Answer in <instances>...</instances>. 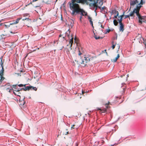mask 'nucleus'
<instances>
[{"instance_id": "37", "label": "nucleus", "mask_w": 146, "mask_h": 146, "mask_svg": "<svg viewBox=\"0 0 146 146\" xmlns=\"http://www.w3.org/2000/svg\"><path fill=\"white\" fill-rule=\"evenodd\" d=\"M88 19L89 20V21L90 20H92L91 17L89 16H88Z\"/></svg>"}, {"instance_id": "15", "label": "nucleus", "mask_w": 146, "mask_h": 146, "mask_svg": "<svg viewBox=\"0 0 146 146\" xmlns=\"http://www.w3.org/2000/svg\"><path fill=\"white\" fill-rule=\"evenodd\" d=\"M103 2L101 0L99 1V2L97 3L98 4V8L100 9L101 6L103 5Z\"/></svg>"}, {"instance_id": "42", "label": "nucleus", "mask_w": 146, "mask_h": 146, "mask_svg": "<svg viewBox=\"0 0 146 146\" xmlns=\"http://www.w3.org/2000/svg\"><path fill=\"white\" fill-rule=\"evenodd\" d=\"M39 4H38V5H35V7H39Z\"/></svg>"}, {"instance_id": "46", "label": "nucleus", "mask_w": 146, "mask_h": 146, "mask_svg": "<svg viewBox=\"0 0 146 146\" xmlns=\"http://www.w3.org/2000/svg\"><path fill=\"white\" fill-rule=\"evenodd\" d=\"M68 133H69L67 131V132H66V133L65 134L66 135H67Z\"/></svg>"}, {"instance_id": "56", "label": "nucleus", "mask_w": 146, "mask_h": 146, "mask_svg": "<svg viewBox=\"0 0 146 146\" xmlns=\"http://www.w3.org/2000/svg\"><path fill=\"white\" fill-rule=\"evenodd\" d=\"M90 117V118H92V117Z\"/></svg>"}, {"instance_id": "21", "label": "nucleus", "mask_w": 146, "mask_h": 146, "mask_svg": "<svg viewBox=\"0 0 146 146\" xmlns=\"http://www.w3.org/2000/svg\"><path fill=\"white\" fill-rule=\"evenodd\" d=\"M2 67V69L0 71V75H3V73L4 72V69L3 67Z\"/></svg>"}, {"instance_id": "55", "label": "nucleus", "mask_w": 146, "mask_h": 146, "mask_svg": "<svg viewBox=\"0 0 146 146\" xmlns=\"http://www.w3.org/2000/svg\"><path fill=\"white\" fill-rule=\"evenodd\" d=\"M119 46H118V48H119Z\"/></svg>"}, {"instance_id": "32", "label": "nucleus", "mask_w": 146, "mask_h": 146, "mask_svg": "<svg viewBox=\"0 0 146 146\" xmlns=\"http://www.w3.org/2000/svg\"><path fill=\"white\" fill-rule=\"evenodd\" d=\"M129 17H130V16H129V15H125V19H126L127 18H130Z\"/></svg>"}, {"instance_id": "18", "label": "nucleus", "mask_w": 146, "mask_h": 146, "mask_svg": "<svg viewBox=\"0 0 146 146\" xmlns=\"http://www.w3.org/2000/svg\"><path fill=\"white\" fill-rule=\"evenodd\" d=\"M119 57V54H118L117 57H115V58H114L113 59L112 62H115Z\"/></svg>"}, {"instance_id": "38", "label": "nucleus", "mask_w": 146, "mask_h": 146, "mask_svg": "<svg viewBox=\"0 0 146 146\" xmlns=\"http://www.w3.org/2000/svg\"><path fill=\"white\" fill-rule=\"evenodd\" d=\"M106 7L104 6V7H102V10H104L105 9H106Z\"/></svg>"}, {"instance_id": "36", "label": "nucleus", "mask_w": 146, "mask_h": 146, "mask_svg": "<svg viewBox=\"0 0 146 146\" xmlns=\"http://www.w3.org/2000/svg\"><path fill=\"white\" fill-rule=\"evenodd\" d=\"M7 90H9V92H11V91L12 90H13V88H12L11 89H10L9 88H7Z\"/></svg>"}, {"instance_id": "26", "label": "nucleus", "mask_w": 146, "mask_h": 146, "mask_svg": "<svg viewBox=\"0 0 146 146\" xmlns=\"http://www.w3.org/2000/svg\"><path fill=\"white\" fill-rule=\"evenodd\" d=\"M118 20L119 21V25L123 24L122 23V19H121V18H120L119 19H118Z\"/></svg>"}, {"instance_id": "14", "label": "nucleus", "mask_w": 146, "mask_h": 146, "mask_svg": "<svg viewBox=\"0 0 146 146\" xmlns=\"http://www.w3.org/2000/svg\"><path fill=\"white\" fill-rule=\"evenodd\" d=\"M23 99V100H21L20 99L19 100V102L20 103V105L21 106H23L25 104V102Z\"/></svg>"}, {"instance_id": "25", "label": "nucleus", "mask_w": 146, "mask_h": 146, "mask_svg": "<svg viewBox=\"0 0 146 146\" xmlns=\"http://www.w3.org/2000/svg\"><path fill=\"white\" fill-rule=\"evenodd\" d=\"M31 87V88L30 90H34L35 91H36L37 90V88L36 87H34L32 86H30Z\"/></svg>"}, {"instance_id": "12", "label": "nucleus", "mask_w": 146, "mask_h": 146, "mask_svg": "<svg viewBox=\"0 0 146 146\" xmlns=\"http://www.w3.org/2000/svg\"><path fill=\"white\" fill-rule=\"evenodd\" d=\"M119 31H120L123 32L124 30V25L123 24L120 25Z\"/></svg>"}, {"instance_id": "53", "label": "nucleus", "mask_w": 146, "mask_h": 146, "mask_svg": "<svg viewBox=\"0 0 146 146\" xmlns=\"http://www.w3.org/2000/svg\"><path fill=\"white\" fill-rule=\"evenodd\" d=\"M2 25V24H0V26H1V25Z\"/></svg>"}, {"instance_id": "43", "label": "nucleus", "mask_w": 146, "mask_h": 146, "mask_svg": "<svg viewBox=\"0 0 146 146\" xmlns=\"http://www.w3.org/2000/svg\"><path fill=\"white\" fill-rule=\"evenodd\" d=\"M101 27L102 29H104V26H103L102 25H101Z\"/></svg>"}, {"instance_id": "23", "label": "nucleus", "mask_w": 146, "mask_h": 146, "mask_svg": "<svg viewBox=\"0 0 146 146\" xmlns=\"http://www.w3.org/2000/svg\"><path fill=\"white\" fill-rule=\"evenodd\" d=\"M78 49H79V53H78V55H81L82 54L83 51L81 49V50H80V48H79Z\"/></svg>"}, {"instance_id": "58", "label": "nucleus", "mask_w": 146, "mask_h": 146, "mask_svg": "<svg viewBox=\"0 0 146 146\" xmlns=\"http://www.w3.org/2000/svg\"><path fill=\"white\" fill-rule=\"evenodd\" d=\"M66 130L67 131L68 130V129H66Z\"/></svg>"}, {"instance_id": "44", "label": "nucleus", "mask_w": 146, "mask_h": 146, "mask_svg": "<svg viewBox=\"0 0 146 146\" xmlns=\"http://www.w3.org/2000/svg\"><path fill=\"white\" fill-rule=\"evenodd\" d=\"M38 0H33L32 2H34L35 1H38Z\"/></svg>"}, {"instance_id": "48", "label": "nucleus", "mask_w": 146, "mask_h": 146, "mask_svg": "<svg viewBox=\"0 0 146 146\" xmlns=\"http://www.w3.org/2000/svg\"><path fill=\"white\" fill-rule=\"evenodd\" d=\"M82 18V16H80V20H81V19Z\"/></svg>"}, {"instance_id": "7", "label": "nucleus", "mask_w": 146, "mask_h": 146, "mask_svg": "<svg viewBox=\"0 0 146 146\" xmlns=\"http://www.w3.org/2000/svg\"><path fill=\"white\" fill-rule=\"evenodd\" d=\"M71 2L77 3H81L83 5L86 4L87 5H88L89 4L88 0H72Z\"/></svg>"}, {"instance_id": "4", "label": "nucleus", "mask_w": 146, "mask_h": 146, "mask_svg": "<svg viewBox=\"0 0 146 146\" xmlns=\"http://www.w3.org/2000/svg\"><path fill=\"white\" fill-rule=\"evenodd\" d=\"M146 0H131L130 1V5L131 6H134L136 4L138 5L136 6L142 7V5L145 4Z\"/></svg>"}, {"instance_id": "6", "label": "nucleus", "mask_w": 146, "mask_h": 146, "mask_svg": "<svg viewBox=\"0 0 146 146\" xmlns=\"http://www.w3.org/2000/svg\"><path fill=\"white\" fill-rule=\"evenodd\" d=\"M99 1V0H88V1L91 3L90 4V6L96 7V9L98 7V4L97 3Z\"/></svg>"}, {"instance_id": "49", "label": "nucleus", "mask_w": 146, "mask_h": 146, "mask_svg": "<svg viewBox=\"0 0 146 146\" xmlns=\"http://www.w3.org/2000/svg\"><path fill=\"white\" fill-rule=\"evenodd\" d=\"M17 74L18 75V76H21V75L19 73H18Z\"/></svg>"}, {"instance_id": "28", "label": "nucleus", "mask_w": 146, "mask_h": 146, "mask_svg": "<svg viewBox=\"0 0 146 146\" xmlns=\"http://www.w3.org/2000/svg\"><path fill=\"white\" fill-rule=\"evenodd\" d=\"M110 104V102H108V104H105V106L106 109L108 108L109 107L108 106V105Z\"/></svg>"}, {"instance_id": "51", "label": "nucleus", "mask_w": 146, "mask_h": 146, "mask_svg": "<svg viewBox=\"0 0 146 146\" xmlns=\"http://www.w3.org/2000/svg\"><path fill=\"white\" fill-rule=\"evenodd\" d=\"M61 36H62V35H59V36L60 37H61Z\"/></svg>"}, {"instance_id": "9", "label": "nucleus", "mask_w": 146, "mask_h": 146, "mask_svg": "<svg viewBox=\"0 0 146 146\" xmlns=\"http://www.w3.org/2000/svg\"><path fill=\"white\" fill-rule=\"evenodd\" d=\"M22 20L23 21H25V23L27 24L28 25H27L28 27H31L30 25H29V24H31L32 22V21L31 19H29L28 18H26L25 19H23Z\"/></svg>"}, {"instance_id": "30", "label": "nucleus", "mask_w": 146, "mask_h": 146, "mask_svg": "<svg viewBox=\"0 0 146 146\" xmlns=\"http://www.w3.org/2000/svg\"><path fill=\"white\" fill-rule=\"evenodd\" d=\"M119 13H117L116 15H115L114 17H113V19H116V18H117V17L118 16V15H119Z\"/></svg>"}, {"instance_id": "10", "label": "nucleus", "mask_w": 146, "mask_h": 146, "mask_svg": "<svg viewBox=\"0 0 146 146\" xmlns=\"http://www.w3.org/2000/svg\"><path fill=\"white\" fill-rule=\"evenodd\" d=\"M25 88H22L20 89V90H23L24 91H27L31 89V88L30 86H24Z\"/></svg>"}, {"instance_id": "24", "label": "nucleus", "mask_w": 146, "mask_h": 146, "mask_svg": "<svg viewBox=\"0 0 146 146\" xmlns=\"http://www.w3.org/2000/svg\"><path fill=\"white\" fill-rule=\"evenodd\" d=\"M114 24L115 26H117L118 24V22L116 19H115L113 21Z\"/></svg>"}, {"instance_id": "52", "label": "nucleus", "mask_w": 146, "mask_h": 146, "mask_svg": "<svg viewBox=\"0 0 146 146\" xmlns=\"http://www.w3.org/2000/svg\"><path fill=\"white\" fill-rule=\"evenodd\" d=\"M130 9H129V11H128V12H129V11H130Z\"/></svg>"}, {"instance_id": "40", "label": "nucleus", "mask_w": 146, "mask_h": 146, "mask_svg": "<svg viewBox=\"0 0 146 146\" xmlns=\"http://www.w3.org/2000/svg\"><path fill=\"white\" fill-rule=\"evenodd\" d=\"M30 4H32V2H31V3H30L29 4H28V5H26V6H27L28 5H29Z\"/></svg>"}, {"instance_id": "54", "label": "nucleus", "mask_w": 146, "mask_h": 146, "mask_svg": "<svg viewBox=\"0 0 146 146\" xmlns=\"http://www.w3.org/2000/svg\"><path fill=\"white\" fill-rule=\"evenodd\" d=\"M54 43H55V41H54Z\"/></svg>"}, {"instance_id": "47", "label": "nucleus", "mask_w": 146, "mask_h": 146, "mask_svg": "<svg viewBox=\"0 0 146 146\" xmlns=\"http://www.w3.org/2000/svg\"><path fill=\"white\" fill-rule=\"evenodd\" d=\"M104 51L106 52V54L107 55V53L106 52V50H104Z\"/></svg>"}, {"instance_id": "13", "label": "nucleus", "mask_w": 146, "mask_h": 146, "mask_svg": "<svg viewBox=\"0 0 146 146\" xmlns=\"http://www.w3.org/2000/svg\"><path fill=\"white\" fill-rule=\"evenodd\" d=\"M3 56H1L0 58V60H1L0 62V64L1 67H3V63L4 62V60L3 61Z\"/></svg>"}, {"instance_id": "3", "label": "nucleus", "mask_w": 146, "mask_h": 146, "mask_svg": "<svg viewBox=\"0 0 146 146\" xmlns=\"http://www.w3.org/2000/svg\"><path fill=\"white\" fill-rule=\"evenodd\" d=\"M90 57V56L84 55L83 57L82 58L81 61L78 60L77 59H74V60L77 62L78 64H83L84 66H85L86 65V63L89 62L92 59L91 57Z\"/></svg>"}, {"instance_id": "29", "label": "nucleus", "mask_w": 146, "mask_h": 146, "mask_svg": "<svg viewBox=\"0 0 146 146\" xmlns=\"http://www.w3.org/2000/svg\"><path fill=\"white\" fill-rule=\"evenodd\" d=\"M26 84H25L24 85L22 84H20L18 85V86L20 87H23V86H26Z\"/></svg>"}, {"instance_id": "39", "label": "nucleus", "mask_w": 146, "mask_h": 146, "mask_svg": "<svg viewBox=\"0 0 146 146\" xmlns=\"http://www.w3.org/2000/svg\"><path fill=\"white\" fill-rule=\"evenodd\" d=\"M75 126V125H73L71 127V129H74V126Z\"/></svg>"}, {"instance_id": "41", "label": "nucleus", "mask_w": 146, "mask_h": 146, "mask_svg": "<svg viewBox=\"0 0 146 146\" xmlns=\"http://www.w3.org/2000/svg\"><path fill=\"white\" fill-rule=\"evenodd\" d=\"M110 31V29L107 30V33H109Z\"/></svg>"}, {"instance_id": "2", "label": "nucleus", "mask_w": 146, "mask_h": 146, "mask_svg": "<svg viewBox=\"0 0 146 146\" xmlns=\"http://www.w3.org/2000/svg\"><path fill=\"white\" fill-rule=\"evenodd\" d=\"M70 8L72 11L71 14L73 16H75L77 14V13L81 8L78 3L72 2L70 3Z\"/></svg>"}, {"instance_id": "50", "label": "nucleus", "mask_w": 146, "mask_h": 146, "mask_svg": "<svg viewBox=\"0 0 146 146\" xmlns=\"http://www.w3.org/2000/svg\"><path fill=\"white\" fill-rule=\"evenodd\" d=\"M10 33H15V32H13H13H12V31H11V32H10Z\"/></svg>"}, {"instance_id": "20", "label": "nucleus", "mask_w": 146, "mask_h": 146, "mask_svg": "<svg viewBox=\"0 0 146 146\" xmlns=\"http://www.w3.org/2000/svg\"><path fill=\"white\" fill-rule=\"evenodd\" d=\"M111 44H112V46L111 47L112 48V49H114L115 47L116 44V42H114V41H113L111 42Z\"/></svg>"}, {"instance_id": "45", "label": "nucleus", "mask_w": 146, "mask_h": 146, "mask_svg": "<svg viewBox=\"0 0 146 146\" xmlns=\"http://www.w3.org/2000/svg\"><path fill=\"white\" fill-rule=\"evenodd\" d=\"M82 94L83 95L85 93V92L84 91H83V90H82Z\"/></svg>"}, {"instance_id": "27", "label": "nucleus", "mask_w": 146, "mask_h": 146, "mask_svg": "<svg viewBox=\"0 0 146 146\" xmlns=\"http://www.w3.org/2000/svg\"><path fill=\"white\" fill-rule=\"evenodd\" d=\"M124 13H125V12H124L123 13V15H121L120 16H118V17L119 18H121V19H122L123 17L124 16Z\"/></svg>"}, {"instance_id": "31", "label": "nucleus", "mask_w": 146, "mask_h": 146, "mask_svg": "<svg viewBox=\"0 0 146 146\" xmlns=\"http://www.w3.org/2000/svg\"><path fill=\"white\" fill-rule=\"evenodd\" d=\"M17 85H12V86L13 88H14V89H15L16 90H17Z\"/></svg>"}, {"instance_id": "35", "label": "nucleus", "mask_w": 146, "mask_h": 146, "mask_svg": "<svg viewBox=\"0 0 146 146\" xmlns=\"http://www.w3.org/2000/svg\"><path fill=\"white\" fill-rule=\"evenodd\" d=\"M29 14H23V16L24 17L28 16Z\"/></svg>"}, {"instance_id": "1", "label": "nucleus", "mask_w": 146, "mask_h": 146, "mask_svg": "<svg viewBox=\"0 0 146 146\" xmlns=\"http://www.w3.org/2000/svg\"><path fill=\"white\" fill-rule=\"evenodd\" d=\"M141 7L136 6V8H135L132 11H131L130 13L129 16L130 17H134L135 13L139 19V23L141 24L143 22H145L146 21L145 19L146 18V16H142L139 14V12Z\"/></svg>"}, {"instance_id": "57", "label": "nucleus", "mask_w": 146, "mask_h": 146, "mask_svg": "<svg viewBox=\"0 0 146 146\" xmlns=\"http://www.w3.org/2000/svg\"><path fill=\"white\" fill-rule=\"evenodd\" d=\"M74 40H76V38H75Z\"/></svg>"}, {"instance_id": "34", "label": "nucleus", "mask_w": 146, "mask_h": 146, "mask_svg": "<svg viewBox=\"0 0 146 146\" xmlns=\"http://www.w3.org/2000/svg\"><path fill=\"white\" fill-rule=\"evenodd\" d=\"M89 21L90 22V24L92 25V26L93 27V22L92 21V20H90Z\"/></svg>"}, {"instance_id": "22", "label": "nucleus", "mask_w": 146, "mask_h": 146, "mask_svg": "<svg viewBox=\"0 0 146 146\" xmlns=\"http://www.w3.org/2000/svg\"><path fill=\"white\" fill-rule=\"evenodd\" d=\"M3 75H0V78H1V79H0V82H2V81L3 80L5 79V78L3 76Z\"/></svg>"}, {"instance_id": "5", "label": "nucleus", "mask_w": 146, "mask_h": 146, "mask_svg": "<svg viewBox=\"0 0 146 146\" xmlns=\"http://www.w3.org/2000/svg\"><path fill=\"white\" fill-rule=\"evenodd\" d=\"M66 37H68L70 40L69 43L70 44V47H71L73 42V37L72 34H70V31L69 29L66 33Z\"/></svg>"}, {"instance_id": "8", "label": "nucleus", "mask_w": 146, "mask_h": 146, "mask_svg": "<svg viewBox=\"0 0 146 146\" xmlns=\"http://www.w3.org/2000/svg\"><path fill=\"white\" fill-rule=\"evenodd\" d=\"M77 14H80L81 16H87V13L83 9L81 8L77 13Z\"/></svg>"}, {"instance_id": "11", "label": "nucleus", "mask_w": 146, "mask_h": 146, "mask_svg": "<svg viewBox=\"0 0 146 146\" xmlns=\"http://www.w3.org/2000/svg\"><path fill=\"white\" fill-rule=\"evenodd\" d=\"M20 90L19 89H18L17 90H15L14 91H13V93L15 95L20 96L19 94H20L21 93L19 92V91Z\"/></svg>"}, {"instance_id": "16", "label": "nucleus", "mask_w": 146, "mask_h": 146, "mask_svg": "<svg viewBox=\"0 0 146 146\" xmlns=\"http://www.w3.org/2000/svg\"><path fill=\"white\" fill-rule=\"evenodd\" d=\"M21 19H22L21 18H19L17 19L16 20V21L15 22L12 23L10 24V25L15 24H16L18 23L19 21Z\"/></svg>"}, {"instance_id": "19", "label": "nucleus", "mask_w": 146, "mask_h": 146, "mask_svg": "<svg viewBox=\"0 0 146 146\" xmlns=\"http://www.w3.org/2000/svg\"><path fill=\"white\" fill-rule=\"evenodd\" d=\"M118 13H119L115 9L112 10H111V13L112 14H117Z\"/></svg>"}, {"instance_id": "17", "label": "nucleus", "mask_w": 146, "mask_h": 146, "mask_svg": "<svg viewBox=\"0 0 146 146\" xmlns=\"http://www.w3.org/2000/svg\"><path fill=\"white\" fill-rule=\"evenodd\" d=\"M98 110H100V112L101 113H102L105 112H106V108H103L102 110H101V109L100 108H98Z\"/></svg>"}, {"instance_id": "33", "label": "nucleus", "mask_w": 146, "mask_h": 146, "mask_svg": "<svg viewBox=\"0 0 146 146\" xmlns=\"http://www.w3.org/2000/svg\"><path fill=\"white\" fill-rule=\"evenodd\" d=\"M95 38L96 39H99L100 38H102L100 37V36H95Z\"/></svg>"}]
</instances>
